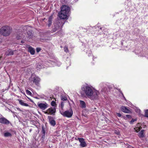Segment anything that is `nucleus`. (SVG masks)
<instances>
[{
    "label": "nucleus",
    "instance_id": "1",
    "mask_svg": "<svg viewBox=\"0 0 148 148\" xmlns=\"http://www.w3.org/2000/svg\"><path fill=\"white\" fill-rule=\"evenodd\" d=\"M12 31V29L8 26L2 27L0 29V34L4 36H8L10 35Z\"/></svg>",
    "mask_w": 148,
    "mask_h": 148
},
{
    "label": "nucleus",
    "instance_id": "2",
    "mask_svg": "<svg viewBox=\"0 0 148 148\" xmlns=\"http://www.w3.org/2000/svg\"><path fill=\"white\" fill-rule=\"evenodd\" d=\"M82 90L84 92L83 93H80L82 96H85V95L88 97L92 93V92L93 90L91 87L88 86H84L82 87Z\"/></svg>",
    "mask_w": 148,
    "mask_h": 148
},
{
    "label": "nucleus",
    "instance_id": "3",
    "mask_svg": "<svg viewBox=\"0 0 148 148\" xmlns=\"http://www.w3.org/2000/svg\"><path fill=\"white\" fill-rule=\"evenodd\" d=\"M64 23L65 21L60 19H58L56 21L54 25L59 27V28H60L59 31L56 32V34H61L62 33V28Z\"/></svg>",
    "mask_w": 148,
    "mask_h": 148
},
{
    "label": "nucleus",
    "instance_id": "4",
    "mask_svg": "<svg viewBox=\"0 0 148 148\" xmlns=\"http://www.w3.org/2000/svg\"><path fill=\"white\" fill-rule=\"evenodd\" d=\"M60 112L64 116L68 118L71 117L73 114V111L72 110H67L64 112L60 110Z\"/></svg>",
    "mask_w": 148,
    "mask_h": 148
},
{
    "label": "nucleus",
    "instance_id": "5",
    "mask_svg": "<svg viewBox=\"0 0 148 148\" xmlns=\"http://www.w3.org/2000/svg\"><path fill=\"white\" fill-rule=\"evenodd\" d=\"M92 93L89 97L88 98L91 100L97 99L98 98V95L99 94V92L96 90H93Z\"/></svg>",
    "mask_w": 148,
    "mask_h": 148
},
{
    "label": "nucleus",
    "instance_id": "6",
    "mask_svg": "<svg viewBox=\"0 0 148 148\" xmlns=\"http://www.w3.org/2000/svg\"><path fill=\"white\" fill-rule=\"evenodd\" d=\"M56 112V108L55 107H51L48 109L45 113L48 114H51L53 115H55Z\"/></svg>",
    "mask_w": 148,
    "mask_h": 148
},
{
    "label": "nucleus",
    "instance_id": "7",
    "mask_svg": "<svg viewBox=\"0 0 148 148\" xmlns=\"http://www.w3.org/2000/svg\"><path fill=\"white\" fill-rule=\"evenodd\" d=\"M61 11L68 15L70 11V8L66 5H63L61 7Z\"/></svg>",
    "mask_w": 148,
    "mask_h": 148
},
{
    "label": "nucleus",
    "instance_id": "8",
    "mask_svg": "<svg viewBox=\"0 0 148 148\" xmlns=\"http://www.w3.org/2000/svg\"><path fill=\"white\" fill-rule=\"evenodd\" d=\"M17 53V51L16 50H12L9 49L5 52V55L7 56H11L14 55H16Z\"/></svg>",
    "mask_w": 148,
    "mask_h": 148
},
{
    "label": "nucleus",
    "instance_id": "9",
    "mask_svg": "<svg viewBox=\"0 0 148 148\" xmlns=\"http://www.w3.org/2000/svg\"><path fill=\"white\" fill-rule=\"evenodd\" d=\"M75 139L76 140H79L80 143V145L82 147H85L87 146L86 143L84 141V139L83 138H75Z\"/></svg>",
    "mask_w": 148,
    "mask_h": 148
},
{
    "label": "nucleus",
    "instance_id": "10",
    "mask_svg": "<svg viewBox=\"0 0 148 148\" xmlns=\"http://www.w3.org/2000/svg\"><path fill=\"white\" fill-rule=\"evenodd\" d=\"M58 16L60 19L62 20L68 19V15L61 11L58 13Z\"/></svg>",
    "mask_w": 148,
    "mask_h": 148
},
{
    "label": "nucleus",
    "instance_id": "11",
    "mask_svg": "<svg viewBox=\"0 0 148 148\" xmlns=\"http://www.w3.org/2000/svg\"><path fill=\"white\" fill-rule=\"evenodd\" d=\"M37 105L40 109L43 110L45 109L47 107V104L46 103H38Z\"/></svg>",
    "mask_w": 148,
    "mask_h": 148
},
{
    "label": "nucleus",
    "instance_id": "12",
    "mask_svg": "<svg viewBox=\"0 0 148 148\" xmlns=\"http://www.w3.org/2000/svg\"><path fill=\"white\" fill-rule=\"evenodd\" d=\"M0 123L8 125L10 123L9 121L4 117H1L0 118Z\"/></svg>",
    "mask_w": 148,
    "mask_h": 148
},
{
    "label": "nucleus",
    "instance_id": "13",
    "mask_svg": "<svg viewBox=\"0 0 148 148\" xmlns=\"http://www.w3.org/2000/svg\"><path fill=\"white\" fill-rule=\"evenodd\" d=\"M121 110L122 112L125 113H131V111L125 106L121 107Z\"/></svg>",
    "mask_w": 148,
    "mask_h": 148
},
{
    "label": "nucleus",
    "instance_id": "14",
    "mask_svg": "<svg viewBox=\"0 0 148 148\" xmlns=\"http://www.w3.org/2000/svg\"><path fill=\"white\" fill-rule=\"evenodd\" d=\"M40 79L37 77H34L32 79V81L33 82L35 83L36 85H37L40 81Z\"/></svg>",
    "mask_w": 148,
    "mask_h": 148
},
{
    "label": "nucleus",
    "instance_id": "15",
    "mask_svg": "<svg viewBox=\"0 0 148 148\" xmlns=\"http://www.w3.org/2000/svg\"><path fill=\"white\" fill-rule=\"evenodd\" d=\"M28 51L32 55H34L35 53V51L34 49L31 47H29L28 48Z\"/></svg>",
    "mask_w": 148,
    "mask_h": 148
},
{
    "label": "nucleus",
    "instance_id": "16",
    "mask_svg": "<svg viewBox=\"0 0 148 148\" xmlns=\"http://www.w3.org/2000/svg\"><path fill=\"white\" fill-rule=\"evenodd\" d=\"M52 19L53 15H51L49 17L48 19V25L49 27H50L52 24Z\"/></svg>",
    "mask_w": 148,
    "mask_h": 148
},
{
    "label": "nucleus",
    "instance_id": "17",
    "mask_svg": "<svg viewBox=\"0 0 148 148\" xmlns=\"http://www.w3.org/2000/svg\"><path fill=\"white\" fill-rule=\"evenodd\" d=\"M144 130H142L138 134V136L140 138H143L144 137Z\"/></svg>",
    "mask_w": 148,
    "mask_h": 148
},
{
    "label": "nucleus",
    "instance_id": "18",
    "mask_svg": "<svg viewBox=\"0 0 148 148\" xmlns=\"http://www.w3.org/2000/svg\"><path fill=\"white\" fill-rule=\"evenodd\" d=\"M19 103L21 105L23 106H29V105L26 103H24L23 101L22 100H19Z\"/></svg>",
    "mask_w": 148,
    "mask_h": 148
},
{
    "label": "nucleus",
    "instance_id": "19",
    "mask_svg": "<svg viewBox=\"0 0 148 148\" xmlns=\"http://www.w3.org/2000/svg\"><path fill=\"white\" fill-rule=\"evenodd\" d=\"M80 102L81 105V107L82 108H84L86 107V104L84 101L82 100H80Z\"/></svg>",
    "mask_w": 148,
    "mask_h": 148
},
{
    "label": "nucleus",
    "instance_id": "20",
    "mask_svg": "<svg viewBox=\"0 0 148 148\" xmlns=\"http://www.w3.org/2000/svg\"><path fill=\"white\" fill-rule=\"evenodd\" d=\"M59 29V27L54 25V28H53L52 30L51 31V32L52 33L55 32Z\"/></svg>",
    "mask_w": 148,
    "mask_h": 148
},
{
    "label": "nucleus",
    "instance_id": "21",
    "mask_svg": "<svg viewBox=\"0 0 148 148\" xmlns=\"http://www.w3.org/2000/svg\"><path fill=\"white\" fill-rule=\"evenodd\" d=\"M49 123L51 125L53 126H55L56 125V121L54 120L51 121Z\"/></svg>",
    "mask_w": 148,
    "mask_h": 148
},
{
    "label": "nucleus",
    "instance_id": "22",
    "mask_svg": "<svg viewBox=\"0 0 148 148\" xmlns=\"http://www.w3.org/2000/svg\"><path fill=\"white\" fill-rule=\"evenodd\" d=\"M4 136L6 137H11L12 136L11 134L9 132H7L5 133L4 134Z\"/></svg>",
    "mask_w": 148,
    "mask_h": 148
},
{
    "label": "nucleus",
    "instance_id": "23",
    "mask_svg": "<svg viewBox=\"0 0 148 148\" xmlns=\"http://www.w3.org/2000/svg\"><path fill=\"white\" fill-rule=\"evenodd\" d=\"M141 128H141H140V127H136V128H134V130H135V132H138L139 131H140V130Z\"/></svg>",
    "mask_w": 148,
    "mask_h": 148
},
{
    "label": "nucleus",
    "instance_id": "24",
    "mask_svg": "<svg viewBox=\"0 0 148 148\" xmlns=\"http://www.w3.org/2000/svg\"><path fill=\"white\" fill-rule=\"evenodd\" d=\"M16 38L17 40H19L22 38V37L21 34L17 35L16 36Z\"/></svg>",
    "mask_w": 148,
    "mask_h": 148
},
{
    "label": "nucleus",
    "instance_id": "25",
    "mask_svg": "<svg viewBox=\"0 0 148 148\" xmlns=\"http://www.w3.org/2000/svg\"><path fill=\"white\" fill-rule=\"evenodd\" d=\"M48 118L49 122H50L51 121L54 120L53 117L51 116H48Z\"/></svg>",
    "mask_w": 148,
    "mask_h": 148
},
{
    "label": "nucleus",
    "instance_id": "26",
    "mask_svg": "<svg viewBox=\"0 0 148 148\" xmlns=\"http://www.w3.org/2000/svg\"><path fill=\"white\" fill-rule=\"evenodd\" d=\"M41 132L43 134H45V130L44 127L43 125L42 126V131Z\"/></svg>",
    "mask_w": 148,
    "mask_h": 148
},
{
    "label": "nucleus",
    "instance_id": "27",
    "mask_svg": "<svg viewBox=\"0 0 148 148\" xmlns=\"http://www.w3.org/2000/svg\"><path fill=\"white\" fill-rule=\"evenodd\" d=\"M64 106V102L63 101L61 102V103L60 104V108H61V110H63V108Z\"/></svg>",
    "mask_w": 148,
    "mask_h": 148
},
{
    "label": "nucleus",
    "instance_id": "28",
    "mask_svg": "<svg viewBox=\"0 0 148 148\" xmlns=\"http://www.w3.org/2000/svg\"><path fill=\"white\" fill-rule=\"evenodd\" d=\"M62 100L64 101L67 100V98L64 96H61V97Z\"/></svg>",
    "mask_w": 148,
    "mask_h": 148
},
{
    "label": "nucleus",
    "instance_id": "29",
    "mask_svg": "<svg viewBox=\"0 0 148 148\" xmlns=\"http://www.w3.org/2000/svg\"><path fill=\"white\" fill-rule=\"evenodd\" d=\"M145 116L148 117V110H147L145 111Z\"/></svg>",
    "mask_w": 148,
    "mask_h": 148
},
{
    "label": "nucleus",
    "instance_id": "30",
    "mask_svg": "<svg viewBox=\"0 0 148 148\" xmlns=\"http://www.w3.org/2000/svg\"><path fill=\"white\" fill-rule=\"evenodd\" d=\"M51 105L53 106H56V103L54 101H52L51 103Z\"/></svg>",
    "mask_w": 148,
    "mask_h": 148
},
{
    "label": "nucleus",
    "instance_id": "31",
    "mask_svg": "<svg viewBox=\"0 0 148 148\" xmlns=\"http://www.w3.org/2000/svg\"><path fill=\"white\" fill-rule=\"evenodd\" d=\"M64 51L66 53L68 52V50L67 47L66 46H65L64 47Z\"/></svg>",
    "mask_w": 148,
    "mask_h": 148
},
{
    "label": "nucleus",
    "instance_id": "32",
    "mask_svg": "<svg viewBox=\"0 0 148 148\" xmlns=\"http://www.w3.org/2000/svg\"><path fill=\"white\" fill-rule=\"evenodd\" d=\"M26 93L27 94H28L30 95H32V92L29 90H26Z\"/></svg>",
    "mask_w": 148,
    "mask_h": 148
},
{
    "label": "nucleus",
    "instance_id": "33",
    "mask_svg": "<svg viewBox=\"0 0 148 148\" xmlns=\"http://www.w3.org/2000/svg\"><path fill=\"white\" fill-rule=\"evenodd\" d=\"M41 68V66L39 64H38L37 65L36 68L37 70L40 69Z\"/></svg>",
    "mask_w": 148,
    "mask_h": 148
},
{
    "label": "nucleus",
    "instance_id": "34",
    "mask_svg": "<svg viewBox=\"0 0 148 148\" xmlns=\"http://www.w3.org/2000/svg\"><path fill=\"white\" fill-rule=\"evenodd\" d=\"M137 119H132V120L130 121V123L131 124H132L133 123L136 121Z\"/></svg>",
    "mask_w": 148,
    "mask_h": 148
},
{
    "label": "nucleus",
    "instance_id": "35",
    "mask_svg": "<svg viewBox=\"0 0 148 148\" xmlns=\"http://www.w3.org/2000/svg\"><path fill=\"white\" fill-rule=\"evenodd\" d=\"M140 109H139L138 108H137V109H136V112H137V113H139V114H140ZM139 114L140 115V114Z\"/></svg>",
    "mask_w": 148,
    "mask_h": 148
},
{
    "label": "nucleus",
    "instance_id": "36",
    "mask_svg": "<svg viewBox=\"0 0 148 148\" xmlns=\"http://www.w3.org/2000/svg\"><path fill=\"white\" fill-rule=\"evenodd\" d=\"M27 34L28 37L29 38H30V36L31 35L32 33H30L29 32H27Z\"/></svg>",
    "mask_w": 148,
    "mask_h": 148
},
{
    "label": "nucleus",
    "instance_id": "37",
    "mask_svg": "<svg viewBox=\"0 0 148 148\" xmlns=\"http://www.w3.org/2000/svg\"><path fill=\"white\" fill-rule=\"evenodd\" d=\"M41 50V49L40 48H37L36 49V51L37 53L39 52Z\"/></svg>",
    "mask_w": 148,
    "mask_h": 148
},
{
    "label": "nucleus",
    "instance_id": "38",
    "mask_svg": "<svg viewBox=\"0 0 148 148\" xmlns=\"http://www.w3.org/2000/svg\"><path fill=\"white\" fill-rule=\"evenodd\" d=\"M45 134H43L42 135V137H41V138L42 140H43L44 139L45 137Z\"/></svg>",
    "mask_w": 148,
    "mask_h": 148
},
{
    "label": "nucleus",
    "instance_id": "39",
    "mask_svg": "<svg viewBox=\"0 0 148 148\" xmlns=\"http://www.w3.org/2000/svg\"><path fill=\"white\" fill-rule=\"evenodd\" d=\"M116 89L119 91V92L121 94V95H123V93L120 89L117 88H116Z\"/></svg>",
    "mask_w": 148,
    "mask_h": 148
},
{
    "label": "nucleus",
    "instance_id": "40",
    "mask_svg": "<svg viewBox=\"0 0 148 148\" xmlns=\"http://www.w3.org/2000/svg\"><path fill=\"white\" fill-rule=\"evenodd\" d=\"M126 117L128 119L131 118V116L130 115L127 114L126 115Z\"/></svg>",
    "mask_w": 148,
    "mask_h": 148
},
{
    "label": "nucleus",
    "instance_id": "41",
    "mask_svg": "<svg viewBox=\"0 0 148 148\" xmlns=\"http://www.w3.org/2000/svg\"><path fill=\"white\" fill-rule=\"evenodd\" d=\"M117 115L119 117H121V115L120 113H116Z\"/></svg>",
    "mask_w": 148,
    "mask_h": 148
},
{
    "label": "nucleus",
    "instance_id": "42",
    "mask_svg": "<svg viewBox=\"0 0 148 148\" xmlns=\"http://www.w3.org/2000/svg\"><path fill=\"white\" fill-rule=\"evenodd\" d=\"M82 29L83 31L84 32H86L87 31V29L85 28H83Z\"/></svg>",
    "mask_w": 148,
    "mask_h": 148
},
{
    "label": "nucleus",
    "instance_id": "43",
    "mask_svg": "<svg viewBox=\"0 0 148 148\" xmlns=\"http://www.w3.org/2000/svg\"><path fill=\"white\" fill-rule=\"evenodd\" d=\"M27 98L28 99H29L30 101L32 102H33V101L31 99H30L29 98L27 97Z\"/></svg>",
    "mask_w": 148,
    "mask_h": 148
},
{
    "label": "nucleus",
    "instance_id": "44",
    "mask_svg": "<svg viewBox=\"0 0 148 148\" xmlns=\"http://www.w3.org/2000/svg\"><path fill=\"white\" fill-rule=\"evenodd\" d=\"M122 95V96H123V99H124L126 101V99H125V97H124V95H123H123Z\"/></svg>",
    "mask_w": 148,
    "mask_h": 148
},
{
    "label": "nucleus",
    "instance_id": "45",
    "mask_svg": "<svg viewBox=\"0 0 148 148\" xmlns=\"http://www.w3.org/2000/svg\"><path fill=\"white\" fill-rule=\"evenodd\" d=\"M106 91V89L105 88H104V89H103V91L104 92H105Z\"/></svg>",
    "mask_w": 148,
    "mask_h": 148
},
{
    "label": "nucleus",
    "instance_id": "46",
    "mask_svg": "<svg viewBox=\"0 0 148 148\" xmlns=\"http://www.w3.org/2000/svg\"><path fill=\"white\" fill-rule=\"evenodd\" d=\"M21 42L22 43H24V42L23 41H21Z\"/></svg>",
    "mask_w": 148,
    "mask_h": 148
},
{
    "label": "nucleus",
    "instance_id": "47",
    "mask_svg": "<svg viewBox=\"0 0 148 148\" xmlns=\"http://www.w3.org/2000/svg\"><path fill=\"white\" fill-rule=\"evenodd\" d=\"M32 131V129H30L29 130V132H31Z\"/></svg>",
    "mask_w": 148,
    "mask_h": 148
},
{
    "label": "nucleus",
    "instance_id": "48",
    "mask_svg": "<svg viewBox=\"0 0 148 148\" xmlns=\"http://www.w3.org/2000/svg\"><path fill=\"white\" fill-rule=\"evenodd\" d=\"M100 29H101H101H102V28L101 27H100Z\"/></svg>",
    "mask_w": 148,
    "mask_h": 148
},
{
    "label": "nucleus",
    "instance_id": "49",
    "mask_svg": "<svg viewBox=\"0 0 148 148\" xmlns=\"http://www.w3.org/2000/svg\"><path fill=\"white\" fill-rule=\"evenodd\" d=\"M60 47H61V48H62V46H61Z\"/></svg>",
    "mask_w": 148,
    "mask_h": 148
},
{
    "label": "nucleus",
    "instance_id": "50",
    "mask_svg": "<svg viewBox=\"0 0 148 148\" xmlns=\"http://www.w3.org/2000/svg\"><path fill=\"white\" fill-rule=\"evenodd\" d=\"M17 109H18V110H19V109H19V108Z\"/></svg>",
    "mask_w": 148,
    "mask_h": 148
},
{
    "label": "nucleus",
    "instance_id": "51",
    "mask_svg": "<svg viewBox=\"0 0 148 148\" xmlns=\"http://www.w3.org/2000/svg\"><path fill=\"white\" fill-rule=\"evenodd\" d=\"M78 0H76V1H77Z\"/></svg>",
    "mask_w": 148,
    "mask_h": 148
}]
</instances>
